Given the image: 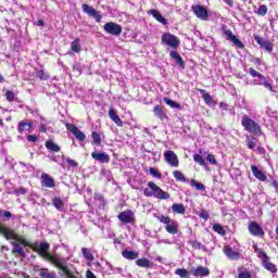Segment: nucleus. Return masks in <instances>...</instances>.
Here are the masks:
<instances>
[{"label":"nucleus","mask_w":278,"mask_h":278,"mask_svg":"<svg viewBox=\"0 0 278 278\" xmlns=\"http://www.w3.org/2000/svg\"><path fill=\"white\" fill-rule=\"evenodd\" d=\"M190 186H191L192 188H195L197 190H201V191H204V190H205V185H203V184H201V182H199V181H197V180H191V181H190Z\"/></svg>","instance_id":"obj_44"},{"label":"nucleus","mask_w":278,"mask_h":278,"mask_svg":"<svg viewBox=\"0 0 278 278\" xmlns=\"http://www.w3.org/2000/svg\"><path fill=\"white\" fill-rule=\"evenodd\" d=\"M122 255L125 257V260H138V252L136 251L125 250L122 252Z\"/></svg>","instance_id":"obj_29"},{"label":"nucleus","mask_w":278,"mask_h":278,"mask_svg":"<svg viewBox=\"0 0 278 278\" xmlns=\"http://www.w3.org/2000/svg\"><path fill=\"white\" fill-rule=\"evenodd\" d=\"M271 186L275 187L276 190H278V181L277 180H273Z\"/></svg>","instance_id":"obj_64"},{"label":"nucleus","mask_w":278,"mask_h":278,"mask_svg":"<svg viewBox=\"0 0 278 278\" xmlns=\"http://www.w3.org/2000/svg\"><path fill=\"white\" fill-rule=\"evenodd\" d=\"M251 170H252V174L254 175V177L256 179H258V181H266V179H267L266 174H264L262 170H260V168H257V166L251 165Z\"/></svg>","instance_id":"obj_20"},{"label":"nucleus","mask_w":278,"mask_h":278,"mask_svg":"<svg viewBox=\"0 0 278 278\" xmlns=\"http://www.w3.org/2000/svg\"><path fill=\"white\" fill-rule=\"evenodd\" d=\"M160 223H163V225H168L173 219L168 216L161 215L157 217Z\"/></svg>","instance_id":"obj_48"},{"label":"nucleus","mask_w":278,"mask_h":278,"mask_svg":"<svg viewBox=\"0 0 278 278\" xmlns=\"http://www.w3.org/2000/svg\"><path fill=\"white\" fill-rule=\"evenodd\" d=\"M193 160L197 164H200V166H207V164L205 163V159H203V156L200 154H194Z\"/></svg>","instance_id":"obj_43"},{"label":"nucleus","mask_w":278,"mask_h":278,"mask_svg":"<svg viewBox=\"0 0 278 278\" xmlns=\"http://www.w3.org/2000/svg\"><path fill=\"white\" fill-rule=\"evenodd\" d=\"M224 253L225 255H227V257L229 260H240V253L233 251V249L229 245H227L225 249H224Z\"/></svg>","instance_id":"obj_22"},{"label":"nucleus","mask_w":278,"mask_h":278,"mask_svg":"<svg viewBox=\"0 0 278 278\" xmlns=\"http://www.w3.org/2000/svg\"><path fill=\"white\" fill-rule=\"evenodd\" d=\"M172 210L174 214H186V206L184 204L174 203Z\"/></svg>","instance_id":"obj_30"},{"label":"nucleus","mask_w":278,"mask_h":278,"mask_svg":"<svg viewBox=\"0 0 278 278\" xmlns=\"http://www.w3.org/2000/svg\"><path fill=\"white\" fill-rule=\"evenodd\" d=\"M174 177L177 181H186V176L179 170H174Z\"/></svg>","instance_id":"obj_46"},{"label":"nucleus","mask_w":278,"mask_h":278,"mask_svg":"<svg viewBox=\"0 0 278 278\" xmlns=\"http://www.w3.org/2000/svg\"><path fill=\"white\" fill-rule=\"evenodd\" d=\"M86 277H87V278H97V276H94V273H92L90 269H88V270L86 271Z\"/></svg>","instance_id":"obj_60"},{"label":"nucleus","mask_w":278,"mask_h":278,"mask_svg":"<svg viewBox=\"0 0 278 278\" xmlns=\"http://www.w3.org/2000/svg\"><path fill=\"white\" fill-rule=\"evenodd\" d=\"M50 245L47 242H41L39 245H37L36 251L41 255V257H45V260H48V262H51V264H54L59 270H61V275L64 278H73V273H71V269H68V260L62 257L58 258L51 254H49Z\"/></svg>","instance_id":"obj_2"},{"label":"nucleus","mask_w":278,"mask_h":278,"mask_svg":"<svg viewBox=\"0 0 278 278\" xmlns=\"http://www.w3.org/2000/svg\"><path fill=\"white\" fill-rule=\"evenodd\" d=\"M109 117L111 118V121H113V123H115V125H117L118 127H123V121L112 108L109 110Z\"/></svg>","instance_id":"obj_21"},{"label":"nucleus","mask_w":278,"mask_h":278,"mask_svg":"<svg viewBox=\"0 0 278 278\" xmlns=\"http://www.w3.org/2000/svg\"><path fill=\"white\" fill-rule=\"evenodd\" d=\"M206 160H207V162H210V164H213V165H216V164H217L216 157H215L213 154H208V155L206 156Z\"/></svg>","instance_id":"obj_53"},{"label":"nucleus","mask_w":278,"mask_h":278,"mask_svg":"<svg viewBox=\"0 0 278 278\" xmlns=\"http://www.w3.org/2000/svg\"><path fill=\"white\" fill-rule=\"evenodd\" d=\"M160 244H172V242L168 239H162L160 240Z\"/></svg>","instance_id":"obj_63"},{"label":"nucleus","mask_w":278,"mask_h":278,"mask_svg":"<svg viewBox=\"0 0 278 278\" xmlns=\"http://www.w3.org/2000/svg\"><path fill=\"white\" fill-rule=\"evenodd\" d=\"M153 112H154V115L157 116V118H161V121H163L166 116L164 109L160 105L154 106Z\"/></svg>","instance_id":"obj_32"},{"label":"nucleus","mask_w":278,"mask_h":278,"mask_svg":"<svg viewBox=\"0 0 278 278\" xmlns=\"http://www.w3.org/2000/svg\"><path fill=\"white\" fill-rule=\"evenodd\" d=\"M104 31L111 34V36H121L123 34V27L114 22H109L104 25Z\"/></svg>","instance_id":"obj_8"},{"label":"nucleus","mask_w":278,"mask_h":278,"mask_svg":"<svg viewBox=\"0 0 278 278\" xmlns=\"http://www.w3.org/2000/svg\"><path fill=\"white\" fill-rule=\"evenodd\" d=\"M39 131L41 134H46L47 132V126L45 124H41L40 127H39Z\"/></svg>","instance_id":"obj_61"},{"label":"nucleus","mask_w":278,"mask_h":278,"mask_svg":"<svg viewBox=\"0 0 278 278\" xmlns=\"http://www.w3.org/2000/svg\"><path fill=\"white\" fill-rule=\"evenodd\" d=\"M36 77L41 79V81H47V79H49V74L43 72V70H36Z\"/></svg>","instance_id":"obj_40"},{"label":"nucleus","mask_w":278,"mask_h":278,"mask_svg":"<svg viewBox=\"0 0 278 278\" xmlns=\"http://www.w3.org/2000/svg\"><path fill=\"white\" fill-rule=\"evenodd\" d=\"M238 278H251V273L242 271L239 274Z\"/></svg>","instance_id":"obj_56"},{"label":"nucleus","mask_w":278,"mask_h":278,"mask_svg":"<svg viewBox=\"0 0 278 278\" xmlns=\"http://www.w3.org/2000/svg\"><path fill=\"white\" fill-rule=\"evenodd\" d=\"M200 218H203L204 220H207L210 218V213L202 211L200 214Z\"/></svg>","instance_id":"obj_58"},{"label":"nucleus","mask_w":278,"mask_h":278,"mask_svg":"<svg viewBox=\"0 0 278 278\" xmlns=\"http://www.w3.org/2000/svg\"><path fill=\"white\" fill-rule=\"evenodd\" d=\"M34 127V124L31 122H28L27 119L21 121L18 123V132L23 134V131H29Z\"/></svg>","instance_id":"obj_23"},{"label":"nucleus","mask_w":278,"mask_h":278,"mask_svg":"<svg viewBox=\"0 0 278 278\" xmlns=\"http://www.w3.org/2000/svg\"><path fill=\"white\" fill-rule=\"evenodd\" d=\"M161 45H166V47H170V49H179L181 41L177 38V36L170 33H164L161 37Z\"/></svg>","instance_id":"obj_5"},{"label":"nucleus","mask_w":278,"mask_h":278,"mask_svg":"<svg viewBox=\"0 0 278 278\" xmlns=\"http://www.w3.org/2000/svg\"><path fill=\"white\" fill-rule=\"evenodd\" d=\"M27 140L28 142H37L38 137L36 135H28Z\"/></svg>","instance_id":"obj_57"},{"label":"nucleus","mask_w":278,"mask_h":278,"mask_svg":"<svg viewBox=\"0 0 278 278\" xmlns=\"http://www.w3.org/2000/svg\"><path fill=\"white\" fill-rule=\"evenodd\" d=\"M148 14L153 16V18H155V21H157L162 25H168V21L166 18H164V16H162V13L160 11L152 9V10L148 11Z\"/></svg>","instance_id":"obj_17"},{"label":"nucleus","mask_w":278,"mask_h":278,"mask_svg":"<svg viewBox=\"0 0 278 278\" xmlns=\"http://www.w3.org/2000/svg\"><path fill=\"white\" fill-rule=\"evenodd\" d=\"M118 220L122 225H131L136 223V214L131 210H126L117 215Z\"/></svg>","instance_id":"obj_6"},{"label":"nucleus","mask_w":278,"mask_h":278,"mask_svg":"<svg viewBox=\"0 0 278 278\" xmlns=\"http://www.w3.org/2000/svg\"><path fill=\"white\" fill-rule=\"evenodd\" d=\"M66 163L68 164V166H73V167L79 166V164L73 159H66Z\"/></svg>","instance_id":"obj_54"},{"label":"nucleus","mask_w":278,"mask_h":278,"mask_svg":"<svg viewBox=\"0 0 278 278\" xmlns=\"http://www.w3.org/2000/svg\"><path fill=\"white\" fill-rule=\"evenodd\" d=\"M190 244H191V247H193V249H200L202 251L205 249V245H203L199 241H191Z\"/></svg>","instance_id":"obj_49"},{"label":"nucleus","mask_w":278,"mask_h":278,"mask_svg":"<svg viewBox=\"0 0 278 278\" xmlns=\"http://www.w3.org/2000/svg\"><path fill=\"white\" fill-rule=\"evenodd\" d=\"M81 253L85 260H88V262H94V255L90 252V249L81 248Z\"/></svg>","instance_id":"obj_33"},{"label":"nucleus","mask_w":278,"mask_h":278,"mask_svg":"<svg viewBox=\"0 0 278 278\" xmlns=\"http://www.w3.org/2000/svg\"><path fill=\"white\" fill-rule=\"evenodd\" d=\"M46 149L52 153H60L61 148L58 146V143L53 142V140L49 139L46 141Z\"/></svg>","instance_id":"obj_25"},{"label":"nucleus","mask_w":278,"mask_h":278,"mask_svg":"<svg viewBox=\"0 0 278 278\" xmlns=\"http://www.w3.org/2000/svg\"><path fill=\"white\" fill-rule=\"evenodd\" d=\"M39 277H42V278H58L55 276V273H49V269H47V268L39 269Z\"/></svg>","instance_id":"obj_37"},{"label":"nucleus","mask_w":278,"mask_h":278,"mask_svg":"<svg viewBox=\"0 0 278 278\" xmlns=\"http://www.w3.org/2000/svg\"><path fill=\"white\" fill-rule=\"evenodd\" d=\"M254 40L260 45L264 51H267V53H270L273 51V45L270 41L260 37V36H254Z\"/></svg>","instance_id":"obj_14"},{"label":"nucleus","mask_w":278,"mask_h":278,"mask_svg":"<svg viewBox=\"0 0 278 278\" xmlns=\"http://www.w3.org/2000/svg\"><path fill=\"white\" fill-rule=\"evenodd\" d=\"M71 51L74 53H79V51H81V43H79V38H76L71 42Z\"/></svg>","instance_id":"obj_34"},{"label":"nucleus","mask_w":278,"mask_h":278,"mask_svg":"<svg viewBox=\"0 0 278 278\" xmlns=\"http://www.w3.org/2000/svg\"><path fill=\"white\" fill-rule=\"evenodd\" d=\"M245 142L248 148L255 151V147H257V139L255 137H247Z\"/></svg>","instance_id":"obj_36"},{"label":"nucleus","mask_w":278,"mask_h":278,"mask_svg":"<svg viewBox=\"0 0 278 278\" xmlns=\"http://www.w3.org/2000/svg\"><path fill=\"white\" fill-rule=\"evenodd\" d=\"M16 194H27V189L25 188H18L15 190Z\"/></svg>","instance_id":"obj_59"},{"label":"nucleus","mask_w":278,"mask_h":278,"mask_svg":"<svg viewBox=\"0 0 278 278\" xmlns=\"http://www.w3.org/2000/svg\"><path fill=\"white\" fill-rule=\"evenodd\" d=\"M224 35L226 40H229V42L233 43L235 47H238V49H244V43L233 35L231 30H224Z\"/></svg>","instance_id":"obj_12"},{"label":"nucleus","mask_w":278,"mask_h":278,"mask_svg":"<svg viewBox=\"0 0 278 278\" xmlns=\"http://www.w3.org/2000/svg\"><path fill=\"white\" fill-rule=\"evenodd\" d=\"M164 160L173 168H177L179 166V157L177 156L175 151H172V150L165 151Z\"/></svg>","instance_id":"obj_7"},{"label":"nucleus","mask_w":278,"mask_h":278,"mask_svg":"<svg viewBox=\"0 0 278 278\" xmlns=\"http://www.w3.org/2000/svg\"><path fill=\"white\" fill-rule=\"evenodd\" d=\"M248 229L252 236H264V229H262V226H260V224H257L256 222H251Z\"/></svg>","instance_id":"obj_15"},{"label":"nucleus","mask_w":278,"mask_h":278,"mask_svg":"<svg viewBox=\"0 0 278 278\" xmlns=\"http://www.w3.org/2000/svg\"><path fill=\"white\" fill-rule=\"evenodd\" d=\"M137 266H139L140 268H153V263H151V261H149L146 257L142 258H138L136 261Z\"/></svg>","instance_id":"obj_26"},{"label":"nucleus","mask_w":278,"mask_h":278,"mask_svg":"<svg viewBox=\"0 0 278 278\" xmlns=\"http://www.w3.org/2000/svg\"><path fill=\"white\" fill-rule=\"evenodd\" d=\"M66 129L71 131L75 136L76 139L79 140V142H84L86 140V134H84L79 128L73 124H66Z\"/></svg>","instance_id":"obj_13"},{"label":"nucleus","mask_w":278,"mask_h":278,"mask_svg":"<svg viewBox=\"0 0 278 278\" xmlns=\"http://www.w3.org/2000/svg\"><path fill=\"white\" fill-rule=\"evenodd\" d=\"M92 142L93 144H97L98 147H101V135L99 132L93 131L91 134Z\"/></svg>","instance_id":"obj_41"},{"label":"nucleus","mask_w":278,"mask_h":278,"mask_svg":"<svg viewBox=\"0 0 278 278\" xmlns=\"http://www.w3.org/2000/svg\"><path fill=\"white\" fill-rule=\"evenodd\" d=\"M91 157L100 164H108L110 163V155L105 152H92Z\"/></svg>","instance_id":"obj_16"},{"label":"nucleus","mask_w":278,"mask_h":278,"mask_svg":"<svg viewBox=\"0 0 278 278\" xmlns=\"http://www.w3.org/2000/svg\"><path fill=\"white\" fill-rule=\"evenodd\" d=\"M190 275L193 277H210V268L199 265L190 268Z\"/></svg>","instance_id":"obj_11"},{"label":"nucleus","mask_w":278,"mask_h":278,"mask_svg":"<svg viewBox=\"0 0 278 278\" xmlns=\"http://www.w3.org/2000/svg\"><path fill=\"white\" fill-rule=\"evenodd\" d=\"M0 236H3L5 240H12L13 245L12 254L25 257V249L23 247H31V244L24 239L23 236L16 233V230L10 228L5 224H0Z\"/></svg>","instance_id":"obj_1"},{"label":"nucleus","mask_w":278,"mask_h":278,"mask_svg":"<svg viewBox=\"0 0 278 278\" xmlns=\"http://www.w3.org/2000/svg\"><path fill=\"white\" fill-rule=\"evenodd\" d=\"M191 9L193 14H195L197 18H200V21H207V18L210 17L207 9L203 5H193Z\"/></svg>","instance_id":"obj_9"},{"label":"nucleus","mask_w":278,"mask_h":278,"mask_svg":"<svg viewBox=\"0 0 278 278\" xmlns=\"http://www.w3.org/2000/svg\"><path fill=\"white\" fill-rule=\"evenodd\" d=\"M263 266L266 270H269V273H277V266L273 264L269 258L263 262Z\"/></svg>","instance_id":"obj_31"},{"label":"nucleus","mask_w":278,"mask_h":278,"mask_svg":"<svg viewBox=\"0 0 278 278\" xmlns=\"http://www.w3.org/2000/svg\"><path fill=\"white\" fill-rule=\"evenodd\" d=\"M164 103L166 105H169V108H173L174 110H181V104L170 100L169 98H163Z\"/></svg>","instance_id":"obj_38"},{"label":"nucleus","mask_w":278,"mask_h":278,"mask_svg":"<svg viewBox=\"0 0 278 278\" xmlns=\"http://www.w3.org/2000/svg\"><path fill=\"white\" fill-rule=\"evenodd\" d=\"M52 205L58 210L59 212H64V201H62V198H54L52 200Z\"/></svg>","instance_id":"obj_28"},{"label":"nucleus","mask_w":278,"mask_h":278,"mask_svg":"<svg viewBox=\"0 0 278 278\" xmlns=\"http://www.w3.org/2000/svg\"><path fill=\"white\" fill-rule=\"evenodd\" d=\"M41 184L45 186V188H55V180L47 174L41 175Z\"/></svg>","instance_id":"obj_18"},{"label":"nucleus","mask_w":278,"mask_h":278,"mask_svg":"<svg viewBox=\"0 0 278 278\" xmlns=\"http://www.w3.org/2000/svg\"><path fill=\"white\" fill-rule=\"evenodd\" d=\"M5 99H7V101H10V102H12V101H14V92L13 91H7L5 92Z\"/></svg>","instance_id":"obj_52"},{"label":"nucleus","mask_w":278,"mask_h":278,"mask_svg":"<svg viewBox=\"0 0 278 278\" xmlns=\"http://www.w3.org/2000/svg\"><path fill=\"white\" fill-rule=\"evenodd\" d=\"M175 275H178L179 278H188L190 277V271L186 268H178L175 270Z\"/></svg>","instance_id":"obj_39"},{"label":"nucleus","mask_w":278,"mask_h":278,"mask_svg":"<svg viewBox=\"0 0 278 278\" xmlns=\"http://www.w3.org/2000/svg\"><path fill=\"white\" fill-rule=\"evenodd\" d=\"M226 5H229V8H233V0H223Z\"/></svg>","instance_id":"obj_62"},{"label":"nucleus","mask_w":278,"mask_h":278,"mask_svg":"<svg viewBox=\"0 0 278 278\" xmlns=\"http://www.w3.org/2000/svg\"><path fill=\"white\" fill-rule=\"evenodd\" d=\"M256 14H258V16H266V14H268V7L265 4L260 5Z\"/></svg>","instance_id":"obj_45"},{"label":"nucleus","mask_w":278,"mask_h":278,"mask_svg":"<svg viewBox=\"0 0 278 278\" xmlns=\"http://www.w3.org/2000/svg\"><path fill=\"white\" fill-rule=\"evenodd\" d=\"M83 11L88 14V16H91L97 21V23H101V20L103 16H101V13L97 11L94 8L88 5V4H83Z\"/></svg>","instance_id":"obj_10"},{"label":"nucleus","mask_w":278,"mask_h":278,"mask_svg":"<svg viewBox=\"0 0 278 278\" xmlns=\"http://www.w3.org/2000/svg\"><path fill=\"white\" fill-rule=\"evenodd\" d=\"M249 73L252 77H257L260 80H253V84L255 86H262V81H264V75H262L261 73H258L257 71H255L254 68H250Z\"/></svg>","instance_id":"obj_24"},{"label":"nucleus","mask_w":278,"mask_h":278,"mask_svg":"<svg viewBox=\"0 0 278 278\" xmlns=\"http://www.w3.org/2000/svg\"><path fill=\"white\" fill-rule=\"evenodd\" d=\"M254 250L257 257H260V260H262L263 263L266 262V260H268V255L266 254V252H264V250L257 248V245H254Z\"/></svg>","instance_id":"obj_35"},{"label":"nucleus","mask_w":278,"mask_h":278,"mask_svg":"<svg viewBox=\"0 0 278 278\" xmlns=\"http://www.w3.org/2000/svg\"><path fill=\"white\" fill-rule=\"evenodd\" d=\"M213 230L216 231V233H219V236H226L227 231H225V228L220 224H214Z\"/></svg>","instance_id":"obj_42"},{"label":"nucleus","mask_w":278,"mask_h":278,"mask_svg":"<svg viewBox=\"0 0 278 278\" xmlns=\"http://www.w3.org/2000/svg\"><path fill=\"white\" fill-rule=\"evenodd\" d=\"M165 230L167 233L175 236V233L179 231V224L175 219H172V222L165 226Z\"/></svg>","instance_id":"obj_19"},{"label":"nucleus","mask_w":278,"mask_h":278,"mask_svg":"<svg viewBox=\"0 0 278 278\" xmlns=\"http://www.w3.org/2000/svg\"><path fill=\"white\" fill-rule=\"evenodd\" d=\"M200 92L205 101V103H212V96L207 93L204 89H200Z\"/></svg>","instance_id":"obj_47"},{"label":"nucleus","mask_w":278,"mask_h":278,"mask_svg":"<svg viewBox=\"0 0 278 278\" xmlns=\"http://www.w3.org/2000/svg\"><path fill=\"white\" fill-rule=\"evenodd\" d=\"M241 125L244 127L245 131H249L250 134H260V131H262L260 124L249 117V115L242 117Z\"/></svg>","instance_id":"obj_4"},{"label":"nucleus","mask_w":278,"mask_h":278,"mask_svg":"<svg viewBox=\"0 0 278 278\" xmlns=\"http://www.w3.org/2000/svg\"><path fill=\"white\" fill-rule=\"evenodd\" d=\"M262 84L267 88V90H270V92H275V89L273 88V85L268 81H266V77H264V80H262Z\"/></svg>","instance_id":"obj_51"},{"label":"nucleus","mask_w":278,"mask_h":278,"mask_svg":"<svg viewBox=\"0 0 278 278\" xmlns=\"http://www.w3.org/2000/svg\"><path fill=\"white\" fill-rule=\"evenodd\" d=\"M150 175H152V177H156L157 179H160L162 177V174L153 167L150 168Z\"/></svg>","instance_id":"obj_50"},{"label":"nucleus","mask_w":278,"mask_h":278,"mask_svg":"<svg viewBox=\"0 0 278 278\" xmlns=\"http://www.w3.org/2000/svg\"><path fill=\"white\" fill-rule=\"evenodd\" d=\"M143 194L144 197H155V199H160L161 201L170 199V194L162 190L153 181L148 182V188L143 190Z\"/></svg>","instance_id":"obj_3"},{"label":"nucleus","mask_w":278,"mask_h":278,"mask_svg":"<svg viewBox=\"0 0 278 278\" xmlns=\"http://www.w3.org/2000/svg\"><path fill=\"white\" fill-rule=\"evenodd\" d=\"M169 56L172 60H175L178 65L181 66V68H186V64L184 63V59H181V55L177 51H170Z\"/></svg>","instance_id":"obj_27"},{"label":"nucleus","mask_w":278,"mask_h":278,"mask_svg":"<svg viewBox=\"0 0 278 278\" xmlns=\"http://www.w3.org/2000/svg\"><path fill=\"white\" fill-rule=\"evenodd\" d=\"M1 214L4 216V218H12V213L10 211H0Z\"/></svg>","instance_id":"obj_55"}]
</instances>
